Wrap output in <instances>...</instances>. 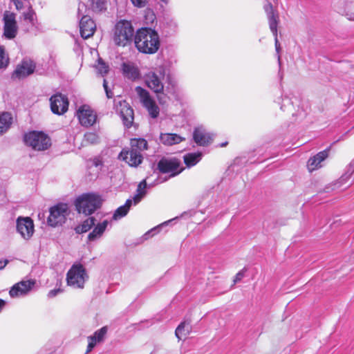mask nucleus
Wrapping results in <instances>:
<instances>
[{"label": "nucleus", "mask_w": 354, "mask_h": 354, "mask_svg": "<svg viewBox=\"0 0 354 354\" xmlns=\"http://www.w3.org/2000/svg\"><path fill=\"white\" fill-rule=\"evenodd\" d=\"M15 4L16 9L19 11L21 10L27 5H30L29 2L27 0H11Z\"/></svg>", "instance_id": "nucleus-39"}, {"label": "nucleus", "mask_w": 354, "mask_h": 354, "mask_svg": "<svg viewBox=\"0 0 354 354\" xmlns=\"http://www.w3.org/2000/svg\"><path fill=\"white\" fill-rule=\"evenodd\" d=\"M160 1L165 4H167L169 3V0H160Z\"/></svg>", "instance_id": "nucleus-54"}, {"label": "nucleus", "mask_w": 354, "mask_h": 354, "mask_svg": "<svg viewBox=\"0 0 354 354\" xmlns=\"http://www.w3.org/2000/svg\"><path fill=\"white\" fill-rule=\"evenodd\" d=\"M3 36L8 39H12L15 38L18 32L16 15L8 10L5 11L3 16Z\"/></svg>", "instance_id": "nucleus-9"}, {"label": "nucleus", "mask_w": 354, "mask_h": 354, "mask_svg": "<svg viewBox=\"0 0 354 354\" xmlns=\"http://www.w3.org/2000/svg\"><path fill=\"white\" fill-rule=\"evenodd\" d=\"M193 138L198 145L205 147L212 142L213 135L206 132L202 128H196L193 133Z\"/></svg>", "instance_id": "nucleus-21"}, {"label": "nucleus", "mask_w": 354, "mask_h": 354, "mask_svg": "<svg viewBox=\"0 0 354 354\" xmlns=\"http://www.w3.org/2000/svg\"><path fill=\"white\" fill-rule=\"evenodd\" d=\"M116 112L120 115L123 124L127 128H130L133 122L134 114L133 109L125 101H120L115 104Z\"/></svg>", "instance_id": "nucleus-12"}, {"label": "nucleus", "mask_w": 354, "mask_h": 354, "mask_svg": "<svg viewBox=\"0 0 354 354\" xmlns=\"http://www.w3.org/2000/svg\"><path fill=\"white\" fill-rule=\"evenodd\" d=\"M292 101L290 98L286 97L282 100V104L281 106V109L283 111H290L291 107L292 106Z\"/></svg>", "instance_id": "nucleus-38"}, {"label": "nucleus", "mask_w": 354, "mask_h": 354, "mask_svg": "<svg viewBox=\"0 0 354 354\" xmlns=\"http://www.w3.org/2000/svg\"><path fill=\"white\" fill-rule=\"evenodd\" d=\"M135 35L131 23L127 20H120L115 25L113 41L118 46H127L134 41Z\"/></svg>", "instance_id": "nucleus-2"}, {"label": "nucleus", "mask_w": 354, "mask_h": 354, "mask_svg": "<svg viewBox=\"0 0 354 354\" xmlns=\"http://www.w3.org/2000/svg\"><path fill=\"white\" fill-rule=\"evenodd\" d=\"M263 9L266 13L269 27L274 36H276L277 32V26L279 24V14L277 11L274 10L273 6L271 3H267L264 6Z\"/></svg>", "instance_id": "nucleus-19"}, {"label": "nucleus", "mask_w": 354, "mask_h": 354, "mask_svg": "<svg viewBox=\"0 0 354 354\" xmlns=\"http://www.w3.org/2000/svg\"><path fill=\"white\" fill-rule=\"evenodd\" d=\"M88 5L95 12H100L106 10V0H88Z\"/></svg>", "instance_id": "nucleus-31"}, {"label": "nucleus", "mask_w": 354, "mask_h": 354, "mask_svg": "<svg viewBox=\"0 0 354 354\" xmlns=\"http://www.w3.org/2000/svg\"><path fill=\"white\" fill-rule=\"evenodd\" d=\"M35 69V64L31 60H23L14 71L12 79H22L32 74Z\"/></svg>", "instance_id": "nucleus-14"}, {"label": "nucleus", "mask_w": 354, "mask_h": 354, "mask_svg": "<svg viewBox=\"0 0 354 354\" xmlns=\"http://www.w3.org/2000/svg\"><path fill=\"white\" fill-rule=\"evenodd\" d=\"M109 221L104 220L102 223H98L93 230V231L88 235V239L90 241L95 240L97 238L100 237L105 231Z\"/></svg>", "instance_id": "nucleus-26"}, {"label": "nucleus", "mask_w": 354, "mask_h": 354, "mask_svg": "<svg viewBox=\"0 0 354 354\" xmlns=\"http://www.w3.org/2000/svg\"><path fill=\"white\" fill-rule=\"evenodd\" d=\"M180 160L176 158H162L157 164V169L162 174H169V178L174 177L183 171V168H180Z\"/></svg>", "instance_id": "nucleus-8"}, {"label": "nucleus", "mask_w": 354, "mask_h": 354, "mask_svg": "<svg viewBox=\"0 0 354 354\" xmlns=\"http://www.w3.org/2000/svg\"><path fill=\"white\" fill-rule=\"evenodd\" d=\"M77 116L80 124L84 127L92 126L96 120V115L88 106H82L77 111Z\"/></svg>", "instance_id": "nucleus-17"}, {"label": "nucleus", "mask_w": 354, "mask_h": 354, "mask_svg": "<svg viewBox=\"0 0 354 354\" xmlns=\"http://www.w3.org/2000/svg\"><path fill=\"white\" fill-rule=\"evenodd\" d=\"M122 70L124 75L129 79L135 80L139 77V71L133 64L123 63L122 65Z\"/></svg>", "instance_id": "nucleus-25"}, {"label": "nucleus", "mask_w": 354, "mask_h": 354, "mask_svg": "<svg viewBox=\"0 0 354 354\" xmlns=\"http://www.w3.org/2000/svg\"><path fill=\"white\" fill-rule=\"evenodd\" d=\"M134 44L140 53L145 54L156 53L160 45L158 32L151 28H142L136 32Z\"/></svg>", "instance_id": "nucleus-1"}, {"label": "nucleus", "mask_w": 354, "mask_h": 354, "mask_svg": "<svg viewBox=\"0 0 354 354\" xmlns=\"http://www.w3.org/2000/svg\"><path fill=\"white\" fill-rule=\"evenodd\" d=\"M11 122L12 117L10 113L5 112L0 115V136L10 128Z\"/></svg>", "instance_id": "nucleus-28"}, {"label": "nucleus", "mask_w": 354, "mask_h": 354, "mask_svg": "<svg viewBox=\"0 0 354 354\" xmlns=\"http://www.w3.org/2000/svg\"><path fill=\"white\" fill-rule=\"evenodd\" d=\"M147 183L146 180H142L138 185L136 192L137 194H141L143 192V195L146 194Z\"/></svg>", "instance_id": "nucleus-41"}, {"label": "nucleus", "mask_w": 354, "mask_h": 354, "mask_svg": "<svg viewBox=\"0 0 354 354\" xmlns=\"http://www.w3.org/2000/svg\"><path fill=\"white\" fill-rule=\"evenodd\" d=\"M24 142L34 150L44 151L51 145V140L46 133L41 131H31L24 136Z\"/></svg>", "instance_id": "nucleus-5"}, {"label": "nucleus", "mask_w": 354, "mask_h": 354, "mask_svg": "<svg viewBox=\"0 0 354 354\" xmlns=\"http://www.w3.org/2000/svg\"><path fill=\"white\" fill-rule=\"evenodd\" d=\"M96 26L94 21L88 15L83 16L80 22V29L82 37L88 39L91 37L95 30Z\"/></svg>", "instance_id": "nucleus-20"}, {"label": "nucleus", "mask_w": 354, "mask_h": 354, "mask_svg": "<svg viewBox=\"0 0 354 354\" xmlns=\"http://www.w3.org/2000/svg\"><path fill=\"white\" fill-rule=\"evenodd\" d=\"M131 149L141 153V151L147 149V142L144 138H132L130 141Z\"/></svg>", "instance_id": "nucleus-29"}, {"label": "nucleus", "mask_w": 354, "mask_h": 354, "mask_svg": "<svg viewBox=\"0 0 354 354\" xmlns=\"http://www.w3.org/2000/svg\"><path fill=\"white\" fill-rule=\"evenodd\" d=\"M119 157L124 160L131 167H137L142 162V156L136 151L122 149Z\"/></svg>", "instance_id": "nucleus-16"}, {"label": "nucleus", "mask_w": 354, "mask_h": 354, "mask_svg": "<svg viewBox=\"0 0 354 354\" xmlns=\"http://www.w3.org/2000/svg\"><path fill=\"white\" fill-rule=\"evenodd\" d=\"M165 68L160 66L155 71H151L145 75V82L149 88L157 94L160 104L166 103V97L163 95L164 85L162 80L165 77Z\"/></svg>", "instance_id": "nucleus-3"}, {"label": "nucleus", "mask_w": 354, "mask_h": 354, "mask_svg": "<svg viewBox=\"0 0 354 354\" xmlns=\"http://www.w3.org/2000/svg\"><path fill=\"white\" fill-rule=\"evenodd\" d=\"M138 95L143 106L147 109L149 115L153 118H156L159 115L160 109L155 101L151 97L149 93L145 88L137 86L136 88Z\"/></svg>", "instance_id": "nucleus-10"}, {"label": "nucleus", "mask_w": 354, "mask_h": 354, "mask_svg": "<svg viewBox=\"0 0 354 354\" xmlns=\"http://www.w3.org/2000/svg\"><path fill=\"white\" fill-rule=\"evenodd\" d=\"M102 203L100 196L87 193L80 196L75 201V205L79 213L84 215H91L100 209Z\"/></svg>", "instance_id": "nucleus-4"}, {"label": "nucleus", "mask_w": 354, "mask_h": 354, "mask_svg": "<svg viewBox=\"0 0 354 354\" xmlns=\"http://www.w3.org/2000/svg\"><path fill=\"white\" fill-rule=\"evenodd\" d=\"M88 278L86 270L82 265H73L67 273V283L75 288H82Z\"/></svg>", "instance_id": "nucleus-7"}, {"label": "nucleus", "mask_w": 354, "mask_h": 354, "mask_svg": "<svg viewBox=\"0 0 354 354\" xmlns=\"http://www.w3.org/2000/svg\"><path fill=\"white\" fill-rule=\"evenodd\" d=\"M84 141L89 144H97L100 142V138L96 133L87 132L84 134Z\"/></svg>", "instance_id": "nucleus-34"}, {"label": "nucleus", "mask_w": 354, "mask_h": 354, "mask_svg": "<svg viewBox=\"0 0 354 354\" xmlns=\"http://www.w3.org/2000/svg\"><path fill=\"white\" fill-rule=\"evenodd\" d=\"M160 140L163 145L170 146L180 143L183 138L176 133H161Z\"/></svg>", "instance_id": "nucleus-24"}, {"label": "nucleus", "mask_w": 354, "mask_h": 354, "mask_svg": "<svg viewBox=\"0 0 354 354\" xmlns=\"http://www.w3.org/2000/svg\"><path fill=\"white\" fill-rule=\"evenodd\" d=\"M49 212L47 223L51 227H56L62 225L66 222L70 210L66 203H59L50 207Z\"/></svg>", "instance_id": "nucleus-6"}, {"label": "nucleus", "mask_w": 354, "mask_h": 354, "mask_svg": "<svg viewBox=\"0 0 354 354\" xmlns=\"http://www.w3.org/2000/svg\"><path fill=\"white\" fill-rule=\"evenodd\" d=\"M49 101L50 110L53 113L61 115L68 111L69 104L68 99L61 93H57L53 95L50 97Z\"/></svg>", "instance_id": "nucleus-11"}, {"label": "nucleus", "mask_w": 354, "mask_h": 354, "mask_svg": "<svg viewBox=\"0 0 354 354\" xmlns=\"http://www.w3.org/2000/svg\"><path fill=\"white\" fill-rule=\"evenodd\" d=\"M61 292L60 289H54L49 291L48 294V297H55L58 292Z\"/></svg>", "instance_id": "nucleus-48"}, {"label": "nucleus", "mask_w": 354, "mask_h": 354, "mask_svg": "<svg viewBox=\"0 0 354 354\" xmlns=\"http://www.w3.org/2000/svg\"><path fill=\"white\" fill-rule=\"evenodd\" d=\"M132 4L137 8H144L147 4V0H131Z\"/></svg>", "instance_id": "nucleus-42"}, {"label": "nucleus", "mask_w": 354, "mask_h": 354, "mask_svg": "<svg viewBox=\"0 0 354 354\" xmlns=\"http://www.w3.org/2000/svg\"><path fill=\"white\" fill-rule=\"evenodd\" d=\"M167 179H168L167 178H165L164 179V181H166Z\"/></svg>", "instance_id": "nucleus-55"}, {"label": "nucleus", "mask_w": 354, "mask_h": 354, "mask_svg": "<svg viewBox=\"0 0 354 354\" xmlns=\"http://www.w3.org/2000/svg\"><path fill=\"white\" fill-rule=\"evenodd\" d=\"M95 217H88L81 225L75 227L76 233L82 234L89 231L95 225Z\"/></svg>", "instance_id": "nucleus-27"}, {"label": "nucleus", "mask_w": 354, "mask_h": 354, "mask_svg": "<svg viewBox=\"0 0 354 354\" xmlns=\"http://www.w3.org/2000/svg\"><path fill=\"white\" fill-rule=\"evenodd\" d=\"M108 331L107 326H103L100 329L96 330L93 335L91 336L92 338H94L96 342H102L104 339V337Z\"/></svg>", "instance_id": "nucleus-32"}, {"label": "nucleus", "mask_w": 354, "mask_h": 354, "mask_svg": "<svg viewBox=\"0 0 354 354\" xmlns=\"http://www.w3.org/2000/svg\"><path fill=\"white\" fill-rule=\"evenodd\" d=\"M6 306V301L0 299V312L2 310L3 307Z\"/></svg>", "instance_id": "nucleus-51"}, {"label": "nucleus", "mask_w": 354, "mask_h": 354, "mask_svg": "<svg viewBox=\"0 0 354 354\" xmlns=\"http://www.w3.org/2000/svg\"><path fill=\"white\" fill-rule=\"evenodd\" d=\"M28 10L23 13V16L25 20H28L30 23L33 24L35 12L32 9L30 5H27Z\"/></svg>", "instance_id": "nucleus-37"}, {"label": "nucleus", "mask_w": 354, "mask_h": 354, "mask_svg": "<svg viewBox=\"0 0 354 354\" xmlns=\"http://www.w3.org/2000/svg\"><path fill=\"white\" fill-rule=\"evenodd\" d=\"M245 273V269L239 271L235 276V278L234 279V283H237L238 281H240L242 278L244 277Z\"/></svg>", "instance_id": "nucleus-47"}, {"label": "nucleus", "mask_w": 354, "mask_h": 354, "mask_svg": "<svg viewBox=\"0 0 354 354\" xmlns=\"http://www.w3.org/2000/svg\"><path fill=\"white\" fill-rule=\"evenodd\" d=\"M144 196L145 195H143V192L141 194H136L133 198L134 205H137L138 203H139Z\"/></svg>", "instance_id": "nucleus-46"}, {"label": "nucleus", "mask_w": 354, "mask_h": 354, "mask_svg": "<svg viewBox=\"0 0 354 354\" xmlns=\"http://www.w3.org/2000/svg\"><path fill=\"white\" fill-rule=\"evenodd\" d=\"M263 9L266 13L269 27L274 36H276L277 32V26L279 24V14L277 11L274 10L273 6L271 3H267L264 6Z\"/></svg>", "instance_id": "nucleus-18"}, {"label": "nucleus", "mask_w": 354, "mask_h": 354, "mask_svg": "<svg viewBox=\"0 0 354 354\" xmlns=\"http://www.w3.org/2000/svg\"><path fill=\"white\" fill-rule=\"evenodd\" d=\"M8 64V58L6 55L5 49L3 46H0V68L7 66Z\"/></svg>", "instance_id": "nucleus-36"}, {"label": "nucleus", "mask_w": 354, "mask_h": 354, "mask_svg": "<svg viewBox=\"0 0 354 354\" xmlns=\"http://www.w3.org/2000/svg\"><path fill=\"white\" fill-rule=\"evenodd\" d=\"M35 281L33 280L21 281L15 284L10 290V296L12 298L26 295L33 288Z\"/></svg>", "instance_id": "nucleus-15"}, {"label": "nucleus", "mask_w": 354, "mask_h": 354, "mask_svg": "<svg viewBox=\"0 0 354 354\" xmlns=\"http://www.w3.org/2000/svg\"><path fill=\"white\" fill-rule=\"evenodd\" d=\"M103 86H104V88L105 90L106 95L107 97L108 98L113 97V93L111 92V90L109 89L108 85H107V82H106V80L105 79L103 81Z\"/></svg>", "instance_id": "nucleus-45"}, {"label": "nucleus", "mask_w": 354, "mask_h": 354, "mask_svg": "<svg viewBox=\"0 0 354 354\" xmlns=\"http://www.w3.org/2000/svg\"><path fill=\"white\" fill-rule=\"evenodd\" d=\"M97 72L102 76L106 75L109 70V66L103 61L102 58H98L97 64L96 66Z\"/></svg>", "instance_id": "nucleus-33"}, {"label": "nucleus", "mask_w": 354, "mask_h": 354, "mask_svg": "<svg viewBox=\"0 0 354 354\" xmlns=\"http://www.w3.org/2000/svg\"><path fill=\"white\" fill-rule=\"evenodd\" d=\"M88 339L89 342H88V344L87 346V350H86V353L91 352L92 351V349L95 346L96 343L97 342L95 341V339L94 338H92L90 336L88 337Z\"/></svg>", "instance_id": "nucleus-43"}, {"label": "nucleus", "mask_w": 354, "mask_h": 354, "mask_svg": "<svg viewBox=\"0 0 354 354\" xmlns=\"http://www.w3.org/2000/svg\"><path fill=\"white\" fill-rule=\"evenodd\" d=\"M328 156V150L326 149L319 152L315 156L310 158L308 161V168L310 171H313L319 167H321V162Z\"/></svg>", "instance_id": "nucleus-22"}, {"label": "nucleus", "mask_w": 354, "mask_h": 354, "mask_svg": "<svg viewBox=\"0 0 354 354\" xmlns=\"http://www.w3.org/2000/svg\"><path fill=\"white\" fill-rule=\"evenodd\" d=\"M274 44H275L276 51H277V54H279V51L281 50V47H280V44L279 42V40L277 39V34L276 35V36H274ZM278 61H279V64H281V59H280V55H278Z\"/></svg>", "instance_id": "nucleus-44"}, {"label": "nucleus", "mask_w": 354, "mask_h": 354, "mask_svg": "<svg viewBox=\"0 0 354 354\" xmlns=\"http://www.w3.org/2000/svg\"><path fill=\"white\" fill-rule=\"evenodd\" d=\"M201 153H191L184 156V162L188 167H191L196 165L201 159Z\"/></svg>", "instance_id": "nucleus-30"}, {"label": "nucleus", "mask_w": 354, "mask_h": 354, "mask_svg": "<svg viewBox=\"0 0 354 354\" xmlns=\"http://www.w3.org/2000/svg\"><path fill=\"white\" fill-rule=\"evenodd\" d=\"M128 212L129 211L127 209V208L122 205L115 211L112 218L115 221L120 219L121 218L125 216Z\"/></svg>", "instance_id": "nucleus-35"}, {"label": "nucleus", "mask_w": 354, "mask_h": 354, "mask_svg": "<svg viewBox=\"0 0 354 354\" xmlns=\"http://www.w3.org/2000/svg\"><path fill=\"white\" fill-rule=\"evenodd\" d=\"M353 172H354V166H353V163H351L348 165L347 172L341 177L342 180H347L348 179H349Z\"/></svg>", "instance_id": "nucleus-40"}, {"label": "nucleus", "mask_w": 354, "mask_h": 354, "mask_svg": "<svg viewBox=\"0 0 354 354\" xmlns=\"http://www.w3.org/2000/svg\"><path fill=\"white\" fill-rule=\"evenodd\" d=\"M171 221H168V223H169V222H171ZM167 222H165V223H162L160 226H158V227H156V228H154V229L151 230V232L156 231L158 228H160V227L161 226H162V225H167Z\"/></svg>", "instance_id": "nucleus-52"}, {"label": "nucleus", "mask_w": 354, "mask_h": 354, "mask_svg": "<svg viewBox=\"0 0 354 354\" xmlns=\"http://www.w3.org/2000/svg\"><path fill=\"white\" fill-rule=\"evenodd\" d=\"M132 203H133V201L131 199H127L125 204L122 206L126 207L127 209L129 211L132 205Z\"/></svg>", "instance_id": "nucleus-49"}, {"label": "nucleus", "mask_w": 354, "mask_h": 354, "mask_svg": "<svg viewBox=\"0 0 354 354\" xmlns=\"http://www.w3.org/2000/svg\"><path fill=\"white\" fill-rule=\"evenodd\" d=\"M192 331L191 321L186 320L181 322L176 328L175 335L178 339L186 338Z\"/></svg>", "instance_id": "nucleus-23"}, {"label": "nucleus", "mask_w": 354, "mask_h": 354, "mask_svg": "<svg viewBox=\"0 0 354 354\" xmlns=\"http://www.w3.org/2000/svg\"><path fill=\"white\" fill-rule=\"evenodd\" d=\"M17 231L25 240H29L33 235L35 229L33 221L30 217H19L17 219Z\"/></svg>", "instance_id": "nucleus-13"}, {"label": "nucleus", "mask_w": 354, "mask_h": 354, "mask_svg": "<svg viewBox=\"0 0 354 354\" xmlns=\"http://www.w3.org/2000/svg\"><path fill=\"white\" fill-rule=\"evenodd\" d=\"M8 263V260L0 261V270L3 269Z\"/></svg>", "instance_id": "nucleus-50"}, {"label": "nucleus", "mask_w": 354, "mask_h": 354, "mask_svg": "<svg viewBox=\"0 0 354 354\" xmlns=\"http://www.w3.org/2000/svg\"><path fill=\"white\" fill-rule=\"evenodd\" d=\"M227 145V142H225L221 143V144L220 145V147H225Z\"/></svg>", "instance_id": "nucleus-53"}]
</instances>
